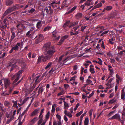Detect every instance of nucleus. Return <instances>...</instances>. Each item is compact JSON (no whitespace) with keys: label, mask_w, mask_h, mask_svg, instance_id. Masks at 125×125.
I'll return each instance as SVG.
<instances>
[{"label":"nucleus","mask_w":125,"mask_h":125,"mask_svg":"<svg viewBox=\"0 0 125 125\" xmlns=\"http://www.w3.org/2000/svg\"><path fill=\"white\" fill-rule=\"evenodd\" d=\"M50 58V57L48 56H45L43 55L40 56L38 57L37 60V63H38L41 62H45L47 60Z\"/></svg>","instance_id":"obj_1"},{"label":"nucleus","mask_w":125,"mask_h":125,"mask_svg":"<svg viewBox=\"0 0 125 125\" xmlns=\"http://www.w3.org/2000/svg\"><path fill=\"white\" fill-rule=\"evenodd\" d=\"M34 88V87H31L25 84L23 88V90L27 93L29 94L32 91Z\"/></svg>","instance_id":"obj_2"},{"label":"nucleus","mask_w":125,"mask_h":125,"mask_svg":"<svg viewBox=\"0 0 125 125\" xmlns=\"http://www.w3.org/2000/svg\"><path fill=\"white\" fill-rule=\"evenodd\" d=\"M47 51V54L49 55L48 56H49L50 58L53 55L56 51L54 46H52Z\"/></svg>","instance_id":"obj_3"},{"label":"nucleus","mask_w":125,"mask_h":125,"mask_svg":"<svg viewBox=\"0 0 125 125\" xmlns=\"http://www.w3.org/2000/svg\"><path fill=\"white\" fill-rule=\"evenodd\" d=\"M35 33V31L33 28L31 29L26 34V36L29 38H33V36Z\"/></svg>","instance_id":"obj_4"},{"label":"nucleus","mask_w":125,"mask_h":125,"mask_svg":"<svg viewBox=\"0 0 125 125\" xmlns=\"http://www.w3.org/2000/svg\"><path fill=\"white\" fill-rule=\"evenodd\" d=\"M4 80V85L5 88L7 89L8 87L10 86L11 84V83L9 79L5 78L3 79Z\"/></svg>","instance_id":"obj_5"},{"label":"nucleus","mask_w":125,"mask_h":125,"mask_svg":"<svg viewBox=\"0 0 125 125\" xmlns=\"http://www.w3.org/2000/svg\"><path fill=\"white\" fill-rule=\"evenodd\" d=\"M44 39V37L42 34H40L37 39L35 40V43L37 44L40 42L42 41Z\"/></svg>","instance_id":"obj_6"},{"label":"nucleus","mask_w":125,"mask_h":125,"mask_svg":"<svg viewBox=\"0 0 125 125\" xmlns=\"http://www.w3.org/2000/svg\"><path fill=\"white\" fill-rule=\"evenodd\" d=\"M34 75L35 74L33 73L32 75V76L30 78V79L31 80H32L33 79V81L35 80V83H38L40 81V80L39 79V78L40 77V76H37L35 78H34Z\"/></svg>","instance_id":"obj_7"},{"label":"nucleus","mask_w":125,"mask_h":125,"mask_svg":"<svg viewBox=\"0 0 125 125\" xmlns=\"http://www.w3.org/2000/svg\"><path fill=\"white\" fill-rule=\"evenodd\" d=\"M16 27L17 30L18 31H23L25 28L24 24H18L16 25Z\"/></svg>","instance_id":"obj_8"},{"label":"nucleus","mask_w":125,"mask_h":125,"mask_svg":"<svg viewBox=\"0 0 125 125\" xmlns=\"http://www.w3.org/2000/svg\"><path fill=\"white\" fill-rule=\"evenodd\" d=\"M50 42H48L44 44L43 47V49L45 51H47L51 47Z\"/></svg>","instance_id":"obj_9"},{"label":"nucleus","mask_w":125,"mask_h":125,"mask_svg":"<svg viewBox=\"0 0 125 125\" xmlns=\"http://www.w3.org/2000/svg\"><path fill=\"white\" fill-rule=\"evenodd\" d=\"M39 109L38 108L35 109L33 111L31 114L30 116L31 117H33L39 113Z\"/></svg>","instance_id":"obj_10"},{"label":"nucleus","mask_w":125,"mask_h":125,"mask_svg":"<svg viewBox=\"0 0 125 125\" xmlns=\"http://www.w3.org/2000/svg\"><path fill=\"white\" fill-rule=\"evenodd\" d=\"M110 119H116L118 120H120V115L118 113L116 114L111 118Z\"/></svg>","instance_id":"obj_11"},{"label":"nucleus","mask_w":125,"mask_h":125,"mask_svg":"<svg viewBox=\"0 0 125 125\" xmlns=\"http://www.w3.org/2000/svg\"><path fill=\"white\" fill-rule=\"evenodd\" d=\"M15 60H14V62H11L9 64V66L11 67L15 68L17 69L18 68V67L16 65V62H15Z\"/></svg>","instance_id":"obj_12"},{"label":"nucleus","mask_w":125,"mask_h":125,"mask_svg":"<svg viewBox=\"0 0 125 125\" xmlns=\"http://www.w3.org/2000/svg\"><path fill=\"white\" fill-rule=\"evenodd\" d=\"M96 29L97 31L99 30H100L99 32V33H102L103 31L105 30V29H104V27L99 26H98L96 27Z\"/></svg>","instance_id":"obj_13"},{"label":"nucleus","mask_w":125,"mask_h":125,"mask_svg":"<svg viewBox=\"0 0 125 125\" xmlns=\"http://www.w3.org/2000/svg\"><path fill=\"white\" fill-rule=\"evenodd\" d=\"M56 2L54 1H53L50 4V6H52L55 9H60V8L59 7H58L56 5Z\"/></svg>","instance_id":"obj_14"},{"label":"nucleus","mask_w":125,"mask_h":125,"mask_svg":"<svg viewBox=\"0 0 125 125\" xmlns=\"http://www.w3.org/2000/svg\"><path fill=\"white\" fill-rule=\"evenodd\" d=\"M22 43H23L22 42H21V43L20 42H18L14 45V47L12 46V47L13 48L14 50L15 51L17 50L19 48V47L20 46Z\"/></svg>","instance_id":"obj_15"},{"label":"nucleus","mask_w":125,"mask_h":125,"mask_svg":"<svg viewBox=\"0 0 125 125\" xmlns=\"http://www.w3.org/2000/svg\"><path fill=\"white\" fill-rule=\"evenodd\" d=\"M13 10L12 8H9L6 10L5 12L3 14V16H5L8 14L10 13L13 11Z\"/></svg>","instance_id":"obj_16"},{"label":"nucleus","mask_w":125,"mask_h":125,"mask_svg":"<svg viewBox=\"0 0 125 125\" xmlns=\"http://www.w3.org/2000/svg\"><path fill=\"white\" fill-rule=\"evenodd\" d=\"M46 11L47 13L49 14H52L53 12V10L51 9L50 6H48L47 7Z\"/></svg>","instance_id":"obj_17"},{"label":"nucleus","mask_w":125,"mask_h":125,"mask_svg":"<svg viewBox=\"0 0 125 125\" xmlns=\"http://www.w3.org/2000/svg\"><path fill=\"white\" fill-rule=\"evenodd\" d=\"M68 37V36L66 35L62 37L59 41V43L61 44H62L65 39Z\"/></svg>","instance_id":"obj_18"},{"label":"nucleus","mask_w":125,"mask_h":125,"mask_svg":"<svg viewBox=\"0 0 125 125\" xmlns=\"http://www.w3.org/2000/svg\"><path fill=\"white\" fill-rule=\"evenodd\" d=\"M93 2L92 0H87L84 3V5H85L88 6L90 5H93Z\"/></svg>","instance_id":"obj_19"},{"label":"nucleus","mask_w":125,"mask_h":125,"mask_svg":"<svg viewBox=\"0 0 125 125\" xmlns=\"http://www.w3.org/2000/svg\"><path fill=\"white\" fill-rule=\"evenodd\" d=\"M112 8V6H107L104 8L102 11L103 12H104L105 10L109 11Z\"/></svg>","instance_id":"obj_20"},{"label":"nucleus","mask_w":125,"mask_h":125,"mask_svg":"<svg viewBox=\"0 0 125 125\" xmlns=\"http://www.w3.org/2000/svg\"><path fill=\"white\" fill-rule=\"evenodd\" d=\"M77 6H75L71 9L69 11L66 12L65 14H68L71 13L73 11H74L77 8Z\"/></svg>","instance_id":"obj_21"},{"label":"nucleus","mask_w":125,"mask_h":125,"mask_svg":"<svg viewBox=\"0 0 125 125\" xmlns=\"http://www.w3.org/2000/svg\"><path fill=\"white\" fill-rule=\"evenodd\" d=\"M125 88V87H124V88H122L121 90V99L123 100L125 99V93L124 91Z\"/></svg>","instance_id":"obj_22"},{"label":"nucleus","mask_w":125,"mask_h":125,"mask_svg":"<svg viewBox=\"0 0 125 125\" xmlns=\"http://www.w3.org/2000/svg\"><path fill=\"white\" fill-rule=\"evenodd\" d=\"M19 76H17V75H14L12 77V79L13 80L15 79L14 80L13 82V83H15L17 81L19 80Z\"/></svg>","instance_id":"obj_23"},{"label":"nucleus","mask_w":125,"mask_h":125,"mask_svg":"<svg viewBox=\"0 0 125 125\" xmlns=\"http://www.w3.org/2000/svg\"><path fill=\"white\" fill-rule=\"evenodd\" d=\"M83 14L79 12L77 13L75 15L76 18L77 19H79L81 18Z\"/></svg>","instance_id":"obj_24"},{"label":"nucleus","mask_w":125,"mask_h":125,"mask_svg":"<svg viewBox=\"0 0 125 125\" xmlns=\"http://www.w3.org/2000/svg\"><path fill=\"white\" fill-rule=\"evenodd\" d=\"M64 113L70 118H71L72 117V115L67 110H65L64 111Z\"/></svg>","instance_id":"obj_25"},{"label":"nucleus","mask_w":125,"mask_h":125,"mask_svg":"<svg viewBox=\"0 0 125 125\" xmlns=\"http://www.w3.org/2000/svg\"><path fill=\"white\" fill-rule=\"evenodd\" d=\"M0 24L1 29H5L7 27V25L3 24L2 22L1 21H0Z\"/></svg>","instance_id":"obj_26"},{"label":"nucleus","mask_w":125,"mask_h":125,"mask_svg":"<svg viewBox=\"0 0 125 125\" xmlns=\"http://www.w3.org/2000/svg\"><path fill=\"white\" fill-rule=\"evenodd\" d=\"M13 3V0H7L6 5L9 6L12 4Z\"/></svg>","instance_id":"obj_27"},{"label":"nucleus","mask_w":125,"mask_h":125,"mask_svg":"<svg viewBox=\"0 0 125 125\" xmlns=\"http://www.w3.org/2000/svg\"><path fill=\"white\" fill-rule=\"evenodd\" d=\"M11 32L12 33V35L11 36L10 39L11 41H12L15 37V32L12 31Z\"/></svg>","instance_id":"obj_28"},{"label":"nucleus","mask_w":125,"mask_h":125,"mask_svg":"<svg viewBox=\"0 0 125 125\" xmlns=\"http://www.w3.org/2000/svg\"><path fill=\"white\" fill-rule=\"evenodd\" d=\"M35 10L34 8H32L28 10L27 14H29L30 13H32L35 11Z\"/></svg>","instance_id":"obj_29"},{"label":"nucleus","mask_w":125,"mask_h":125,"mask_svg":"<svg viewBox=\"0 0 125 125\" xmlns=\"http://www.w3.org/2000/svg\"><path fill=\"white\" fill-rule=\"evenodd\" d=\"M70 22V21H68L64 23L63 27L64 29L69 24Z\"/></svg>","instance_id":"obj_30"},{"label":"nucleus","mask_w":125,"mask_h":125,"mask_svg":"<svg viewBox=\"0 0 125 125\" xmlns=\"http://www.w3.org/2000/svg\"><path fill=\"white\" fill-rule=\"evenodd\" d=\"M6 116L7 118H11V117H12L13 116H12V114L11 113H10L9 114L7 112L6 113Z\"/></svg>","instance_id":"obj_31"},{"label":"nucleus","mask_w":125,"mask_h":125,"mask_svg":"<svg viewBox=\"0 0 125 125\" xmlns=\"http://www.w3.org/2000/svg\"><path fill=\"white\" fill-rule=\"evenodd\" d=\"M41 22V21L39 20V21L36 24V27L37 28H41V26L42 25Z\"/></svg>","instance_id":"obj_32"},{"label":"nucleus","mask_w":125,"mask_h":125,"mask_svg":"<svg viewBox=\"0 0 125 125\" xmlns=\"http://www.w3.org/2000/svg\"><path fill=\"white\" fill-rule=\"evenodd\" d=\"M92 83V81L90 80L89 79H87L86 80V85H88L90 84H91V85H93V84H91Z\"/></svg>","instance_id":"obj_33"},{"label":"nucleus","mask_w":125,"mask_h":125,"mask_svg":"<svg viewBox=\"0 0 125 125\" xmlns=\"http://www.w3.org/2000/svg\"><path fill=\"white\" fill-rule=\"evenodd\" d=\"M5 111L4 107L2 104L0 102V111L4 112Z\"/></svg>","instance_id":"obj_34"},{"label":"nucleus","mask_w":125,"mask_h":125,"mask_svg":"<svg viewBox=\"0 0 125 125\" xmlns=\"http://www.w3.org/2000/svg\"><path fill=\"white\" fill-rule=\"evenodd\" d=\"M115 40V39L112 38L111 39H109V43L111 44H114V42Z\"/></svg>","instance_id":"obj_35"},{"label":"nucleus","mask_w":125,"mask_h":125,"mask_svg":"<svg viewBox=\"0 0 125 125\" xmlns=\"http://www.w3.org/2000/svg\"><path fill=\"white\" fill-rule=\"evenodd\" d=\"M37 120V117H35L33 119L31 120L30 122L32 124H33Z\"/></svg>","instance_id":"obj_36"},{"label":"nucleus","mask_w":125,"mask_h":125,"mask_svg":"<svg viewBox=\"0 0 125 125\" xmlns=\"http://www.w3.org/2000/svg\"><path fill=\"white\" fill-rule=\"evenodd\" d=\"M4 104L5 106L9 107L10 104V102L7 101H5L4 102Z\"/></svg>","instance_id":"obj_37"},{"label":"nucleus","mask_w":125,"mask_h":125,"mask_svg":"<svg viewBox=\"0 0 125 125\" xmlns=\"http://www.w3.org/2000/svg\"><path fill=\"white\" fill-rule=\"evenodd\" d=\"M116 77L117 78L116 80V82L117 84H119V81L120 80V77L119 75H118L117 74H116Z\"/></svg>","instance_id":"obj_38"},{"label":"nucleus","mask_w":125,"mask_h":125,"mask_svg":"<svg viewBox=\"0 0 125 125\" xmlns=\"http://www.w3.org/2000/svg\"><path fill=\"white\" fill-rule=\"evenodd\" d=\"M23 72V70H20L16 74H15L14 75H17V76H19V78H20V74H21Z\"/></svg>","instance_id":"obj_39"},{"label":"nucleus","mask_w":125,"mask_h":125,"mask_svg":"<svg viewBox=\"0 0 125 125\" xmlns=\"http://www.w3.org/2000/svg\"><path fill=\"white\" fill-rule=\"evenodd\" d=\"M117 100L115 99V98H114L113 99L110 100L109 102V103L113 104L116 102Z\"/></svg>","instance_id":"obj_40"},{"label":"nucleus","mask_w":125,"mask_h":125,"mask_svg":"<svg viewBox=\"0 0 125 125\" xmlns=\"http://www.w3.org/2000/svg\"><path fill=\"white\" fill-rule=\"evenodd\" d=\"M19 101L20 103V104H19V103H18L17 104L19 107H20L21 106H22L23 105L21 104H22V103H23V102L22 99H20L19 100Z\"/></svg>","instance_id":"obj_41"},{"label":"nucleus","mask_w":125,"mask_h":125,"mask_svg":"<svg viewBox=\"0 0 125 125\" xmlns=\"http://www.w3.org/2000/svg\"><path fill=\"white\" fill-rule=\"evenodd\" d=\"M9 94H10L13 90V89L14 88V87H11L10 86H9Z\"/></svg>","instance_id":"obj_42"},{"label":"nucleus","mask_w":125,"mask_h":125,"mask_svg":"<svg viewBox=\"0 0 125 125\" xmlns=\"http://www.w3.org/2000/svg\"><path fill=\"white\" fill-rule=\"evenodd\" d=\"M52 65V63L51 62H50L48 63L47 65L45 67V69H48L50 68L51 67V66Z\"/></svg>","instance_id":"obj_43"},{"label":"nucleus","mask_w":125,"mask_h":125,"mask_svg":"<svg viewBox=\"0 0 125 125\" xmlns=\"http://www.w3.org/2000/svg\"><path fill=\"white\" fill-rule=\"evenodd\" d=\"M89 121L88 118H86L84 121V125H88L89 123Z\"/></svg>","instance_id":"obj_44"},{"label":"nucleus","mask_w":125,"mask_h":125,"mask_svg":"<svg viewBox=\"0 0 125 125\" xmlns=\"http://www.w3.org/2000/svg\"><path fill=\"white\" fill-rule=\"evenodd\" d=\"M44 110V109H41L40 113V115L39 116V118H41H41H43V115H42V114Z\"/></svg>","instance_id":"obj_45"},{"label":"nucleus","mask_w":125,"mask_h":125,"mask_svg":"<svg viewBox=\"0 0 125 125\" xmlns=\"http://www.w3.org/2000/svg\"><path fill=\"white\" fill-rule=\"evenodd\" d=\"M64 55H63L61 56L59 58L58 62L59 63H61V61H62V58L64 56Z\"/></svg>","instance_id":"obj_46"},{"label":"nucleus","mask_w":125,"mask_h":125,"mask_svg":"<svg viewBox=\"0 0 125 125\" xmlns=\"http://www.w3.org/2000/svg\"><path fill=\"white\" fill-rule=\"evenodd\" d=\"M51 28L50 26H48L47 27H45L43 31H48Z\"/></svg>","instance_id":"obj_47"},{"label":"nucleus","mask_w":125,"mask_h":125,"mask_svg":"<svg viewBox=\"0 0 125 125\" xmlns=\"http://www.w3.org/2000/svg\"><path fill=\"white\" fill-rule=\"evenodd\" d=\"M87 27V26H85L84 27H83V26H81V31H82V32H83L84 30Z\"/></svg>","instance_id":"obj_48"},{"label":"nucleus","mask_w":125,"mask_h":125,"mask_svg":"<svg viewBox=\"0 0 125 125\" xmlns=\"http://www.w3.org/2000/svg\"><path fill=\"white\" fill-rule=\"evenodd\" d=\"M90 71L92 73L94 74L95 73L94 68H90Z\"/></svg>","instance_id":"obj_49"},{"label":"nucleus","mask_w":125,"mask_h":125,"mask_svg":"<svg viewBox=\"0 0 125 125\" xmlns=\"http://www.w3.org/2000/svg\"><path fill=\"white\" fill-rule=\"evenodd\" d=\"M78 22L79 21H78L77 22H74L73 24H72L69 27L71 28L72 27L77 25L78 24Z\"/></svg>","instance_id":"obj_50"},{"label":"nucleus","mask_w":125,"mask_h":125,"mask_svg":"<svg viewBox=\"0 0 125 125\" xmlns=\"http://www.w3.org/2000/svg\"><path fill=\"white\" fill-rule=\"evenodd\" d=\"M44 90V89L42 87L40 88L38 90L39 94L40 93H41L42 94V92Z\"/></svg>","instance_id":"obj_51"},{"label":"nucleus","mask_w":125,"mask_h":125,"mask_svg":"<svg viewBox=\"0 0 125 125\" xmlns=\"http://www.w3.org/2000/svg\"><path fill=\"white\" fill-rule=\"evenodd\" d=\"M13 119L14 118L12 117H11V118L8 119L6 123L7 124H9Z\"/></svg>","instance_id":"obj_52"},{"label":"nucleus","mask_w":125,"mask_h":125,"mask_svg":"<svg viewBox=\"0 0 125 125\" xmlns=\"http://www.w3.org/2000/svg\"><path fill=\"white\" fill-rule=\"evenodd\" d=\"M109 31V30H107L105 31L104 32H103L100 35V36H102L104 34H106Z\"/></svg>","instance_id":"obj_53"},{"label":"nucleus","mask_w":125,"mask_h":125,"mask_svg":"<svg viewBox=\"0 0 125 125\" xmlns=\"http://www.w3.org/2000/svg\"><path fill=\"white\" fill-rule=\"evenodd\" d=\"M18 101L17 100H16V101H14L13 100L12 101V102L13 103V107H14L15 106L17 105V102Z\"/></svg>","instance_id":"obj_54"},{"label":"nucleus","mask_w":125,"mask_h":125,"mask_svg":"<svg viewBox=\"0 0 125 125\" xmlns=\"http://www.w3.org/2000/svg\"><path fill=\"white\" fill-rule=\"evenodd\" d=\"M49 115L50 112H48L46 115L45 116V120H47L49 118Z\"/></svg>","instance_id":"obj_55"},{"label":"nucleus","mask_w":125,"mask_h":125,"mask_svg":"<svg viewBox=\"0 0 125 125\" xmlns=\"http://www.w3.org/2000/svg\"><path fill=\"white\" fill-rule=\"evenodd\" d=\"M64 108L65 109V107L67 108H68L69 107V105L68 104V103H66L65 102V101H64Z\"/></svg>","instance_id":"obj_56"},{"label":"nucleus","mask_w":125,"mask_h":125,"mask_svg":"<svg viewBox=\"0 0 125 125\" xmlns=\"http://www.w3.org/2000/svg\"><path fill=\"white\" fill-rule=\"evenodd\" d=\"M83 111H81L77 113L76 114V115L77 117H78L81 114L83 113Z\"/></svg>","instance_id":"obj_57"},{"label":"nucleus","mask_w":125,"mask_h":125,"mask_svg":"<svg viewBox=\"0 0 125 125\" xmlns=\"http://www.w3.org/2000/svg\"><path fill=\"white\" fill-rule=\"evenodd\" d=\"M115 112V111H112L110 113H109L108 115H107V116L108 117H110V116H112L113 114Z\"/></svg>","instance_id":"obj_58"},{"label":"nucleus","mask_w":125,"mask_h":125,"mask_svg":"<svg viewBox=\"0 0 125 125\" xmlns=\"http://www.w3.org/2000/svg\"><path fill=\"white\" fill-rule=\"evenodd\" d=\"M68 58V57H67L62 62H63L62 64V65H63L65 64V63H66V62L68 60H67Z\"/></svg>","instance_id":"obj_59"},{"label":"nucleus","mask_w":125,"mask_h":125,"mask_svg":"<svg viewBox=\"0 0 125 125\" xmlns=\"http://www.w3.org/2000/svg\"><path fill=\"white\" fill-rule=\"evenodd\" d=\"M55 105V104H53L52 105L51 111L52 112H54L55 111V109L54 108V106Z\"/></svg>","instance_id":"obj_60"},{"label":"nucleus","mask_w":125,"mask_h":125,"mask_svg":"<svg viewBox=\"0 0 125 125\" xmlns=\"http://www.w3.org/2000/svg\"><path fill=\"white\" fill-rule=\"evenodd\" d=\"M64 94V91H62L60 92L59 93H58V94L57 95L58 96H59L61 95H63Z\"/></svg>","instance_id":"obj_61"},{"label":"nucleus","mask_w":125,"mask_h":125,"mask_svg":"<svg viewBox=\"0 0 125 125\" xmlns=\"http://www.w3.org/2000/svg\"><path fill=\"white\" fill-rule=\"evenodd\" d=\"M81 25V24H80L77 26L74 27L73 28V29L74 31H76L79 27Z\"/></svg>","instance_id":"obj_62"},{"label":"nucleus","mask_w":125,"mask_h":125,"mask_svg":"<svg viewBox=\"0 0 125 125\" xmlns=\"http://www.w3.org/2000/svg\"><path fill=\"white\" fill-rule=\"evenodd\" d=\"M42 118H41H41H40V120L38 121V125L40 124L42 122Z\"/></svg>","instance_id":"obj_63"},{"label":"nucleus","mask_w":125,"mask_h":125,"mask_svg":"<svg viewBox=\"0 0 125 125\" xmlns=\"http://www.w3.org/2000/svg\"><path fill=\"white\" fill-rule=\"evenodd\" d=\"M53 36V37H55L57 36V35L55 31H54L52 33Z\"/></svg>","instance_id":"obj_64"}]
</instances>
